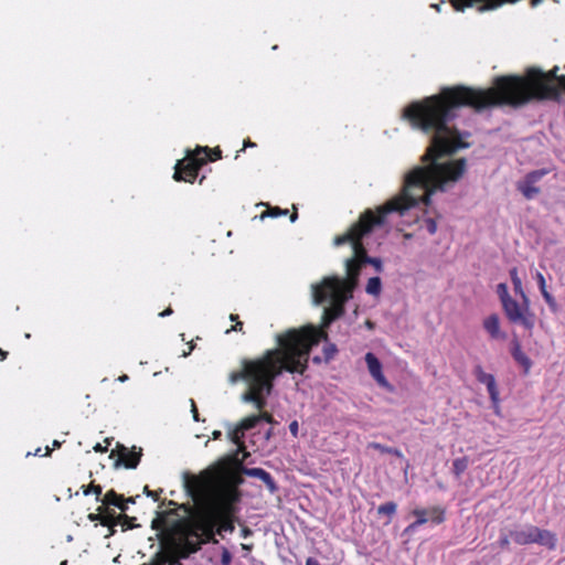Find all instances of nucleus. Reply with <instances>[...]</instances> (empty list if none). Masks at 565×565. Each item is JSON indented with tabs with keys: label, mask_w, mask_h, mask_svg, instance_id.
<instances>
[{
	"label": "nucleus",
	"mask_w": 565,
	"mask_h": 565,
	"mask_svg": "<svg viewBox=\"0 0 565 565\" xmlns=\"http://www.w3.org/2000/svg\"><path fill=\"white\" fill-rule=\"evenodd\" d=\"M497 294L500 298L501 303L511 298L505 282H501L497 286Z\"/></svg>",
	"instance_id": "473e14b6"
},
{
	"label": "nucleus",
	"mask_w": 565,
	"mask_h": 565,
	"mask_svg": "<svg viewBox=\"0 0 565 565\" xmlns=\"http://www.w3.org/2000/svg\"><path fill=\"white\" fill-rule=\"evenodd\" d=\"M252 147H256V143L250 141V139H247L244 141L243 148L237 153H239L241 151H244L246 148H252ZM237 157H238V154H236V158Z\"/></svg>",
	"instance_id": "de8ad7c7"
},
{
	"label": "nucleus",
	"mask_w": 565,
	"mask_h": 565,
	"mask_svg": "<svg viewBox=\"0 0 565 565\" xmlns=\"http://www.w3.org/2000/svg\"><path fill=\"white\" fill-rule=\"evenodd\" d=\"M535 279L537 281L541 294L543 292V290H547L546 281L542 273L536 271Z\"/></svg>",
	"instance_id": "58836bf2"
},
{
	"label": "nucleus",
	"mask_w": 565,
	"mask_h": 565,
	"mask_svg": "<svg viewBox=\"0 0 565 565\" xmlns=\"http://www.w3.org/2000/svg\"><path fill=\"white\" fill-rule=\"evenodd\" d=\"M127 379H128L127 375H121L118 380L121 381V382H125Z\"/></svg>",
	"instance_id": "69168bd1"
},
{
	"label": "nucleus",
	"mask_w": 565,
	"mask_h": 565,
	"mask_svg": "<svg viewBox=\"0 0 565 565\" xmlns=\"http://www.w3.org/2000/svg\"><path fill=\"white\" fill-rule=\"evenodd\" d=\"M309 355H262L256 359H243L241 367L230 374V382L244 381L247 391L242 401L253 403L257 409L266 406V398L271 393L273 381L282 372L302 374Z\"/></svg>",
	"instance_id": "20e7f679"
},
{
	"label": "nucleus",
	"mask_w": 565,
	"mask_h": 565,
	"mask_svg": "<svg viewBox=\"0 0 565 565\" xmlns=\"http://www.w3.org/2000/svg\"><path fill=\"white\" fill-rule=\"evenodd\" d=\"M558 66L548 72L531 68L526 76L502 75L487 89L463 85L444 87L438 94L413 102L403 110V117L411 126L425 134H431L426 158L448 157L460 149L470 147L463 138L469 132H460L450 126L458 116L459 108L466 106L475 111L488 108L511 106L521 107L531 100H554L562 98Z\"/></svg>",
	"instance_id": "f257e3e1"
},
{
	"label": "nucleus",
	"mask_w": 565,
	"mask_h": 565,
	"mask_svg": "<svg viewBox=\"0 0 565 565\" xmlns=\"http://www.w3.org/2000/svg\"><path fill=\"white\" fill-rule=\"evenodd\" d=\"M252 535H253V531H252L250 529H248V527H246V526L242 529V531H241V536H242L243 539H247V537H249V536H252Z\"/></svg>",
	"instance_id": "09e8293b"
},
{
	"label": "nucleus",
	"mask_w": 565,
	"mask_h": 565,
	"mask_svg": "<svg viewBox=\"0 0 565 565\" xmlns=\"http://www.w3.org/2000/svg\"><path fill=\"white\" fill-rule=\"evenodd\" d=\"M427 150L422 157L423 167H415L404 180L398 194L377 206L375 210L366 209L349 230L333 238L334 246L351 244L353 256L345 260L347 277L330 276L320 284L312 286V298L316 305H322L327 299H343V306L352 298L353 290L359 282L362 267L367 265L371 256L363 244V238L370 235L376 227L386 223L391 213L404 215L405 212L416 206L419 202L430 204V195L436 191H444L449 182L458 181L466 171L467 161L463 158L439 163L443 157L426 158Z\"/></svg>",
	"instance_id": "f03ea898"
},
{
	"label": "nucleus",
	"mask_w": 565,
	"mask_h": 565,
	"mask_svg": "<svg viewBox=\"0 0 565 565\" xmlns=\"http://www.w3.org/2000/svg\"><path fill=\"white\" fill-rule=\"evenodd\" d=\"M556 535L540 527H535L534 543L547 547L548 550H555L556 547Z\"/></svg>",
	"instance_id": "dca6fc26"
},
{
	"label": "nucleus",
	"mask_w": 565,
	"mask_h": 565,
	"mask_svg": "<svg viewBox=\"0 0 565 565\" xmlns=\"http://www.w3.org/2000/svg\"><path fill=\"white\" fill-rule=\"evenodd\" d=\"M265 420L269 424H275L273 416L268 413H263L260 415H252L249 417L244 418L236 427L230 429L228 437L238 447H244V437L245 433L254 427L260 422Z\"/></svg>",
	"instance_id": "1a4fd4ad"
},
{
	"label": "nucleus",
	"mask_w": 565,
	"mask_h": 565,
	"mask_svg": "<svg viewBox=\"0 0 565 565\" xmlns=\"http://www.w3.org/2000/svg\"><path fill=\"white\" fill-rule=\"evenodd\" d=\"M413 514L416 516V521L411 523L406 529L405 533L414 532L418 526L428 522L427 510L425 509H415Z\"/></svg>",
	"instance_id": "a211bd4d"
},
{
	"label": "nucleus",
	"mask_w": 565,
	"mask_h": 565,
	"mask_svg": "<svg viewBox=\"0 0 565 565\" xmlns=\"http://www.w3.org/2000/svg\"><path fill=\"white\" fill-rule=\"evenodd\" d=\"M365 360H366L369 372L372 375V377L376 381L379 386H381L387 391H392L393 387L388 383L386 377L384 376V374L382 372V365H381L380 361L376 359V355H365Z\"/></svg>",
	"instance_id": "ddd939ff"
},
{
	"label": "nucleus",
	"mask_w": 565,
	"mask_h": 565,
	"mask_svg": "<svg viewBox=\"0 0 565 565\" xmlns=\"http://www.w3.org/2000/svg\"><path fill=\"white\" fill-rule=\"evenodd\" d=\"M289 211L287 209H280L279 206H269L267 205V210L260 214V218L265 217H278L282 215H287Z\"/></svg>",
	"instance_id": "bb28decb"
},
{
	"label": "nucleus",
	"mask_w": 565,
	"mask_h": 565,
	"mask_svg": "<svg viewBox=\"0 0 565 565\" xmlns=\"http://www.w3.org/2000/svg\"><path fill=\"white\" fill-rule=\"evenodd\" d=\"M232 554L226 547H222L221 554V564L222 565H231L232 563Z\"/></svg>",
	"instance_id": "c9c22d12"
},
{
	"label": "nucleus",
	"mask_w": 565,
	"mask_h": 565,
	"mask_svg": "<svg viewBox=\"0 0 565 565\" xmlns=\"http://www.w3.org/2000/svg\"><path fill=\"white\" fill-rule=\"evenodd\" d=\"M92 491L96 494V501H102L103 500L100 498V495H102V487L99 484H97V486L93 484L92 486Z\"/></svg>",
	"instance_id": "49530a36"
},
{
	"label": "nucleus",
	"mask_w": 565,
	"mask_h": 565,
	"mask_svg": "<svg viewBox=\"0 0 565 565\" xmlns=\"http://www.w3.org/2000/svg\"><path fill=\"white\" fill-rule=\"evenodd\" d=\"M473 374L480 383L487 386L489 397L497 412L500 403V393L494 376L492 374L486 373L480 365L475 367Z\"/></svg>",
	"instance_id": "f8f14e48"
},
{
	"label": "nucleus",
	"mask_w": 565,
	"mask_h": 565,
	"mask_svg": "<svg viewBox=\"0 0 565 565\" xmlns=\"http://www.w3.org/2000/svg\"><path fill=\"white\" fill-rule=\"evenodd\" d=\"M242 473L248 477L260 479L266 484L270 493H275L277 491L276 482L274 481L271 475L266 470L262 468L243 467Z\"/></svg>",
	"instance_id": "2eb2a0df"
},
{
	"label": "nucleus",
	"mask_w": 565,
	"mask_h": 565,
	"mask_svg": "<svg viewBox=\"0 0 565 565\" xmlns=\"http://www.w3.org/2000/svg\"><path fill=\"white\" fill-rule=\"evenodd\" d=\"M298 429H299V425H298V422L297 420H294L289 424V430L291 433V435L294 437H297L298 436Z\"/></svg>",
	"instance_id": "a18cd8bd"
},
{
	"label": "nucleus",
	"mask_w": 565,
	"mask_h": 565,
	"mask_svg": "<svg viewBox=\"0 0 565 565\" xmlns=\"http://www.w3.org/2000/svg\"><path fill=\"white\" fill-rule=\"evenodd\" d=\"M207 146H198L194 150H188L183 159L177 161L174 166L173 179L177 182L193 183L199 175L201 168L206 164V160L201 159L202 151H206Z\"/></svg>",
	"instance_id": "423d86ee"
},
{
	"label": "nucleus",
	"mask_w": 565,
	"mask_h": 565,
	"mask_svg": "<svg viewBox=\"0 0 565 565\" xmlns=\"http://www.w3.org/2000/svg\"><path fill=\"white\" fill-rule=\"evenodd\" d=\"M222 158V150L218 147L213 149L207 147L206 151H202L201 159L213 162Z\"/></svg>",
	"instance_id": "cd10ccee"
},
{
	"label": "nucleus",
	"mask_w": 565,
	"mask_h": 565,
	"mask_svg": "<svg viewBox=\"0 0 565 565\" xmlns=\"http://www.w3.org/2000/svg\"><path fill=\"white\" fill-rule=\"evenodd\" d=\"M365 291L369 295H372V296H375V297L380 296V294L382 291L381 278L380 277H372V278H370L367 284H366Z\"/></svg>",
	"instance_id": "4be33fe9"
},
{
	"label": "nucleus",
	"mask_w": 565,
	"mask_h": 565,
	"mask_svg": "<svg viewBox=\"0 0 565 565\" xmlns=\"http://www.w3.org/2000/svg\"><path fill=\"white\" fill-rule=\"evenodd\" d=\"M370 447H372L373 449L379 450V451H381L383 454L394 455V456L399 457V458L403 457V454H402V451L399 449L393 448V447H387V446H384V445H382L380 443H372L370 445Z\"/></svg>",
	"instance_id": "c85d7f7f"
},
{
	"label": "nucleus",
	"mask_w": 565,
	"mask_h": 565,
	"mask_svg": "<svg viewBox=\"0 0 565 565\" xmlns=\"http://www.w3.org/2000/svg\"><path fill=\"white\" fill-rule=\"evenodd\" d=\"M397 504L393 501L385 502L377 508V514L386 515L390 519L396 513Z\"/></svg>",
	"instance_id": "393cba45"
},
{
	"label": "nucleus",
	"mask_w": 565,
	"mask_h": 565,
	"mask_svg": "<svg viewBox=\"0 0 565 565\" xmlns=\"http://www.w3.org/2000/svg\"><path fill=\"white\" fill-rule=\"evenodd\" d=\"M514 359L516 363L523 369L524 374H526L532 366V362L529 359V355H514Z\"/></svg>",
	"instance_id": "7c9ffc66"
},
{
	"label": "nucleus",
	"mask_w": 565,
	"mask_h": 565,
	"mask_svg": "<svg viewBox=\"0 0 565 565\" xmlns=\"http://www.w3.org/2000/svg\"><path fill=\"white\" fill-rule=\"evenodd\" d=\"M445 511L439 507H434L427 510L428 521L430 520L435 524H440L445 520Z\"/></svg>",
	"instance_id": "b1692460"
},
{
	"label": "nucleus",
	"mask_w": 565,
	"mask_h": 565,
	"mask_svg": "<svg viewBox=\"0 0 565 565\" xmlns=\"http://www.w3.org/2000/svg\"><path fill=\"white\" fill-rule=\"evenodd\" d=\"M535 525L525 524L519 529L510 532L511 539L520 545H527L534 543Z\"/></svg>",
	"instance_id": "4468645a"
},
{
	"label": "nucleus",
	"mask_w": 565,
	"mask_h": 565,
	"mask_svg": "<svg viewBox=\"0 0 565 565\" xmlns=\"http://www.w3.org/2000/svg\"><path fill=\"white\" fill-rule=\"evenodd\" d=\"M271 436V430L269 429L267 433H266V438L269 439Z\"/></svg>",
	"instance_id": "338daca9"
},
{
	"label": "nucleus",
	"mask_w": 565,
	"mask_h": 565,
	"mask_svg": "<svg viewBox=\"0 0 565 565\" xmlns=\"http://www.w3.org/2000/svg\"><path fill=\"white\" fill-rule=\"evenodd\" d=\"M118 509H120L122 512H126L128 510V502L124 499Z\"/></svg>",
	"instance_id": "864d4df0"
},
{
	"label": "nucleus",
	"mask_w": 565,
	"mask_h": 565,
	"mask_svg": "<svg viewBox=\"0 0 565 565\" xmlns=\"http://www.w3.org/2000/svg\"><path fill=\"white\" fill-rule=\"evenodd\" d=\"M483 328L489 333V335L494 340L505 338V334L501 331L500 318L497 313L490 315L484 319Z\"/></svg>",
	"instance_id": "f3484780"
},
{
	"label": "nucleus",
	"mask_w": 565,
	"mask_h": 565,
	"mask_svg": "<svg viewBox=\"0 0 565 565\" xmlns=\"http://www.w3.org/2000/svg\"><path fill=\"white\" fill-rule=\"evenodd\" d=\"M119 520H121V522H119V523L122 525V531H126V530H129V529H135V527L138 526L135 523L136 518L128 516L125 513L119 515Z\"/></svg>",
	"instance_id": "c756f323"
},
{
	"label": "nucleus",
	"mask_w": 565,
	"mask_h": 565,
	"mask_svg": "<svg viewBox=\"0 0 565 565\" xmlns=\"http://www.w3.org/2000/svg\"><path fill=\"white\" fill-rule=\"evenodd\" d=\"M542 296H543L544 300L546 301V303L548 305V307L553 311H556L557 310V303H556L555 298L547 290H543Z\"/></svg>",
	"instance_id": "72a5a7b5"
},
{
	"label": "nucleus",
	"mask_w": 565,
	"mask_h": 565,
	"mask_svg": "<svg viewBox=\"0 0 565 565\" xmlns=\"http://www.w3.org/2000/svg\"><path fill=\"white\" fill-rule=\"evenodd\" d=\"M452 8L456 11H463L467 8L472 7L475 3H482L478 10L480 12L494 10L502 7L505 3H515L519 0H449ZM541 0H531V6L536 7Z\"/></svg>",
	"instance_id": "9d476101"
},
{
	"label": "nucleus",
	"mask_w": 565,
	"mask_h": 565,
	"mask_svg": "<svg viewBox=\"0 0 565 565\" xmlns=\"http://www.w3.org/2000/svg\"><path fill=\"white\" fill-rule=\"evenodd\" d=\"M94 449H95L96 451H100V452H103V451H105V450H106V448L102 447V445H100V444H97V445L94 447Z\"/></svg>",
	"instance_id": "bf43d9fd"
},
{
	"label": "nucleus",
	"mask_w": 565,
	"mask_h": 565,
	"mask_svg": "<svg viewBox=\"0 0 565 565\" xmlns=\"http://www.w3.org/2000/svg\"><path fill=\"white\" fill-rule=\"evenodd\" d=\"M367 264L369 265H372L375 270L377 273H382L383 271V263L380 258L377 257H370V259H366Z\"/></svg>",
	"instance_id": "e433bc0d"
},
{
	"label": "nucleus",
	"mask_w": 565,
	"mask_h": 565,
	"mask_svg": "<svg viewBox=\"0 0 565 565\" xmlns=\"http://www.w3.org/2000/svg\"><path fill=\"white\" fill-rule=\"evenodd\" d=\"M242 548H243L244 551L249 552V551H252L253 545H250V544H242Z\"/></svg>",
	"instance_id": "13d9d810"
},
{
	"label": "nucleus",
	"mask_w": 565,
	"mask_h": 565,
	"mask_svg": "<svg viewBox=\"0 0 565 565\" xmlns=\"http://www.w3.org/2000/svg\"><path fill=\"white\" fill-rule=\"evenodd\" d=\"M222 436V433L220 430L213 431V439H220Z\"/></svg>",
	"instance_id": "4d7b16f0"
},
{
	"label": "nucleus",
	"mask_w": 565,
	"mask_h": 565,
	"mask_svg": "<svg viewBox=\"0 0 565 565\" xmlns=\"http://www.w3.org/2000/svg\"><path fill=\"white\" fill-rule=\"evenodd\" d=\"M561 86L564 88L565 90V76L561 78Z\"/></svg>",
	"instance_id": "0e129e2a"
},
{
	"label": "nucleus",
	"mask_w": 565,
	"mask_h": 565,
	"mask_svg": "<svg viewBox=\"0 0 565 565\" xmlns=\"http://www.w3.org/2000/svg\"><path fill=\"white\" fill-rule=\"evenodd\" d=\"M298 218V209L294 204L292 205V213L290 214V221L294 223Z\"/></svg>",
	"instance_id": "3c124183"
},
{
	"label": "nucleus",
	"mask_w": 565,
	"mask_h": 565,
	"mask_svg": "<svg viewBox=\"0 0 565 565\" xmlns=\"http://www.w3.org/2000/svg\"><path fill=\"white\" fill-rule=\"evenodd\" d=\"M243 322L239 320L237 321L236 323H234L230 329L226 330V333H230L231 331H236V332H243Z\"/></svg>",
	"instance_id": "37998d69"
},
{
	"label": "nucleus",
	"mask_w": 565,
	"mask_h": 565,
	"mask_svg": "<svg viewBox=\"0 0 565 565\" xmlns=\"http://www.w3.org/2000/svg\"><path fill=\"white\" fill-rule=\"evenodd\" d=\"M243 482L241 475L221 473L214 468L204 469L198 475L190 471L182 473L183 489L194 505L214 511L218 535L233 533L235 530L231 515L236 512V505L241 501L242 493L238 487Z\"/></svg>",
	"instance_id": "7ed1b4c3"
},
{
	"label": "nucleus",
	"mask_w": 565,
	"mask_h": 565,
	"mask_svg": "<svg viewBox=\"0 0 565 565\" xmlns=\"http://www.w3.org/2000/svg\"><path fill=\"white\" fill-rule=\"evenodd\" d=\"M115 532H116L115 526L109 527V533L106 535V537H109V536L114 535Z\"/></svg>",
	"instance_id": "680f3d73"
},
{
	"label": "nucleus",
	"mask_w": 565,
	"mask_h": 565,
	"mask_svg": "<svg viewBox=\"0 0 565 565\" xmlns=\"http://www.w3.org/2000/svg\"><path fill=\"white\" fill-rule=\"evenodd\" d=\"M97 511H98L97 513L88 514V519L92 522L99 521L102 523V518H103V513H104V505L99 507L97 509Z\"/></svg>",
	"instance_id": "a19ab883"
},
{
	"label": "nucleus",
	"mask_w": 565,
	"mask_h": 565,
	"mask_svg": "<svg viewBox=\"0 0 565 565\" xmlns=\"http://www.w3.org/2000/svg\"><path fill=\"white\" fill-rule=\"evenodd\" d=\"M468 468V458L461 457L457 458L452 462V472L457 478H460V476L465 472V470Z\"/></svg>",
	"instance_id": "a878e982"
},
{
	"label": "nucleus",
	"mask_w": 565,
	"mask_h": 565,
	"mask_svg": "<svg viewBox=\"0 0 565 565\" xmlns=\"http://www.w3.org/2000/svg\"><path fill=\"white\" fill-rule=\"evenodd\" d=\"M510 539L511 536L510 535H507L504 533H501L500 535V539L498 541V545L503 548V550H507L509 548V545H510Z\"/></svg>",
	"instance_id": "4c0bfd02"
},
{
	"label": "nucleus",
	"mask_w": 565,
	"mask_h": 565,
	"mask_svg": "<svg viewBox=\"0 0 565 565\" xmlns=\"http://www.w3.org/2000/svg\"><path fill=\"white\" fill-rule=\"evenodd\" d=\"M335 352H337V348L333 344L323 349V353H335Z\"/></svg>",
	"instance_id": "603ef678"
},
{
	"label": "nucleus",
	"mask_w": 565,
	"mask_h": 565,
	"mask_svg": "<svg viewBox=\"0 0 565 565\" xmlns=\"http://www.w3.org/2000/svg\"><path fill=\"white\" fill-rule=\"evenodd\" d=\"M122 500H124V497L121 494H118L114 490H110L105 494L102 502H103V505H108V507L113 505V507L118 508Z\"/></svg>",
	"instance_id": "5701e85b"
},
{
	"label": "nucleus",
	"mask_w": 565,
	"mask_h": 565,
	"mask_svg": "<svg viewBox=\"0 0 565 565\" xmlns=\"http://www.w3.org/2000/svg\"><path fill=\"white\" fill-rule=\"evenodd\" d=\"M141 448L139 449L138 452L136 451H129L127 448H122V458L125 460V466L127 468H130V469H135L139 461H140V458H141Z\"/></svg>",
	"instance_id": "6ab92c4d"
},
{
	"label": "nucleus",
	"mask_w": 565,
	"mask_h": 565,
	"mask_svg": "<svg viewBox=\"0 0 565 565\" xmlns=\"http://www.w3.org/2000/svg\"><path fill=\"white\" fill-rule=\"evenodd\" d=\"M510 277L513 284V289L516 295H520L522 299L526 300V295L522 287V280L519 277L518 268L513 267L510 269Z\"/></svg>",
	"instance_id": "aec40b11"
},
{
	"label": "nucleus",
	"mask_w": 565,
	"mask_h": 565,
	"mask_svg": "<svg viewBox=\"0 0 565 565\" xmlns=\"http://www.w3.org/2000/svg\"><path fill=\"white\" fill-rule=\"evenodd\" d=\"M121 520H119V515L117 516L114 510L105 509L102 518V524L108 527L116 526L119 524Z\"/></svg>",
	"instance_id": "412c9836"
},
{
	"label": "nucleus",
	"mask_w": 565,
	"mask_h": 565,
	"mask_svg": "<svg viewBox=\"0 0 565 565\" xmlns=\"http://www.w3.org/2000/svg\"><path fill=\"white\" fill-rule=\"evenodd\" d=\"M230 320L236 323L237 321H239V317L238 315L232 313L230 316Z\"/></svg>",
	"instance_id": "6e6d98bb"
},
{
	"label": "nucleus",
	"mask_w": 565,
	"mask_h": 565,
	"mask_svg": "<svg viewBox=\"0 0 565 565\" xmlns=\"http://www.w3.org/2000/svg\"><path fill=\"white\" fill-rule=\"evenodd\" d=\"M201 338L200 337H196V339H192L190 341L186 342V345H188V350H184L183 353H192L195 349H198V343L196 341H200ZM202 348H199V350H201Z\"/></svg>",
	"instance_id": "ea45409f"
},
{
	"label": "nucleus",
	"mask_w": 565,
	"mask_h": 565,
	"mask_svg": "<svg viewBox=\"0 0 565 565\" xmlns=\"http://www.w3.org/2000/svg\"><path fill=\"white\" fill-rule=\"evenodd\" d=\"M203 542L196 530H186L169 541L168 548L177 558H188L201 550Z\"/></svg>",
	"instance_id": "0eeeda50"
},
{
	"label": "nucleus",
	"mask_w": 565,
	"mask_h": 565,
	"mask_svg": "<svg viewBox=\"0 0 565 565\" xmlns=\"http://www.w3.org/2000/svg\"><path fill=\"white\" fill-rule=\"evenodd\" d=\"M548 173L546 169H539L529 172L522 181L516 183V189L526 200L534 199L540 192V188L535 185L544 175Z\"/></svg>",
	"instance_id": "9b49d317"
},
{
	"label": "nucleus",
	"mask_w": 565,
	"mask_h": 565,
	"mask_svg": "<svg viewBox=\"0 0 565 565\" xmlns=\"http://www.w3.org/2000/svg\"><path fill=\"white\" fill-rule=\"evenodd\" d=\"M173 313V309L171 307H168L162 312L159 313V317L164 318L168 316H171Z\"/></svg>",
	"instance_id": "8fccbe9b"
},
{
	"label": "nucleus",
	"mask_w": 565,
	"mask_h": 565,
	"mask_svg": "<svg viewBox=\"0 0 565 565\" xmlns=\"http://www.w3.org/2000/svg\"><path fill=\"white\" fill-rule=\"evenodd\" d=\"M306 565H320V563L316 558L309 557L306 561Z\"/></svg>",
	"instance_id": "5fc2aeb1"
},
{
	"label": "nucleus",
	"mask_w": 565,
	"mask_h": 565,
	"mask_svg": "<svg viewBox=\"0 0 565 565\" xmlns=\"http://www.w3.org/2000/svg\"><path fill=\"white\" fill-rule=\"evenodd\" d=\"M90 492H92V487H86V488H85V487H83V493H84L85 495H88Z\"/></svg>",
	"instance_id": "052dcab7"
},
{
	"label": "nucleus",
	"mask_w": 565,
	"mask_h": 565,
	"mask_svg": "<svg viewBox=\"0 0 565 565\" xmlns=\"http://www.w3.org/2000/svg\"><path fill=\"white\" fill-rule=\"evenodd\" d=\"M190 404H191V413L193 415V419L195 422H199L200 420V417H199V412H198V408H196V405H195V402L194 399H190Z\"/></svg>",
	"instance_id": "c03bdc74"
},
{
	"label": "nucleus",
	"mask_w": 565,
	"mask_h": 565,
	"mask_svg": "<svg viewBox=\"0 0 565 565\" xmlns=\"http://www.w3.org/2000/svg\"><path fill=\"white\" fill-rule=\"evenodd\" d=\"M508 320L513 324L522 326L525 330H532L535 323V316L530 310L529 299L518 302L512 297L502 303Z\"/></svg>",
	"instance_id": "6e6552de"
},
{
	"label": "nucleus",
	"mask_w": 565,
	"mask_h": 565,
	"mask_svg": "<svg viewBox=\"0 0 565 565\" xmlns=\"http://www.w3.org/2000/svg\"><path fill=\"white\" fill-rule=\"evenodd\" d=\"M328 303L321 317L320 324L307 323L298 328H289L276 335L277 348L264 353H310L321 342L328 341L327 329L344 315L343 299H327Z\"/></svg>",
	"instance_id": "39448f33"
},
{
	"label": "nucleus",
	"mask_w": 565,
	"mask_h": 565,
	"mask_svg": "<svg viewBox=\"0 0 565 565\" xmlns=\"http://www.w3.org/2000/svg\"><path fill=\"white\" fill-rule=\"evenodd\" d=\"M434 8H436V10L439 11L440 4H434Z\"/></svg>",
	"instance_id": "774afa93"
},
{
	"label": "nucleus",
	"mask_w": 565,
	"mask_h": 565,
	"mask_svg": "<svg viewBox=\"0 0 565 565\" xmlns=\"http://www.w3.org/2000/svg\"><path fill=\"white\" fill-rule=\"evenodd\" d=\"M323 356L324 358L322 359V355H313L312 362L315 364H320L322 361L328 363L333 355H323Z\"/></svg>",
	"instance_id": "79ce46f5"
},
{
	"label": "nucleus",
	"mask_w": 565,
	"mask_h": 565,
	"mask_svg": "<svg viewBox=\"0 0 565 565\" xmlns=\"http://www.w3.org/2000/svg\"><path fill=\"white\" fill-rule=\"evenodd\" d=\"M424 226L430 235H434L437 232V223L431 217L424 220Z\"/></svg>",
	"instance_id": "f704fd0d"
},
{
	"label": "nucleus",
	"mask_w": 565,
	"mask_h": 565,
	"mask_svg": "<svg viewBox=\"0 0 565 565\" xmlns=\"http://www.w3.org/2000/svg\"><path fill=\"white\" fill-rule=\"evenodd\" d=\"M203 530V533L205 535V540L202 542L205 543V542H212L213 544H216L218 541L214 537L216 531H214V525L213 524H210L205 527H202Z\"/></svg>",
	"instance_id": "2f4dec72"
},
{
	"label": "nucleus",
	"mask_w": 565,
	"mask_h": 565,
	"mask_svg": "<svg viewBox=\"0 0 565 565\" xmlns=\"http://www.w3.org/2000/svg\"><path fill=\"white\" fill-rule=\"evenodd\" d=\"M125 500L128 502V504H129V503H135V502H136L134 497H130V498L125 499Z\"/></svg>",
	"instance_id": "e2e57ef3"
}]
</instances>
